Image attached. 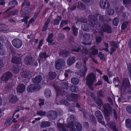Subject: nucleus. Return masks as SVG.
<instances>
[{"mask_svg":"<svg viewBox=\"0 0 131 131\" xmlns=\"http://www.w3.org/2000/svg\"><path fill=\"white\" fill-rule=\"evenodd\" d=\"M99 32L100 35L102 37L104 36V32L108 34H111L112 32L111 26L107 23H103L101 24H99Z\"/></svg>","mask_w":131,"mask_h":131,"instance_id":"obj_1","label":"nucleus"},{"mask_svg":"<svg viewBox=\"0 0 131 131\" xmlns=\"http://www.w3.org/2000/svg\"><path fill=\"white\" fill-rule=\"evenodd\" d=\"M96 76L94 73H90L86 79V83L89 88L92 90H94L93 84L94 82Z\"/></svg>","mask_w":131,"mask_h":131,"instance_id":"obj_2","label":"nucleus"},{"mask_svg":"<svg viewBox=\"0 0 131 131\" xmlns=\"http://www.w3.org/2000/svg\"><path fill=\"white\" fill-rule=\"evenodd\" d=\"M40 88V86L39 85L32 84L28 86L27 90L28 92L32 93L38 91Z\"/></svg>","mask_w":131,"mask_h":131,"instance_id":"obj_3","label":"nucleus"},{"mask_svg":"<svg viewBox=\"0 0 131 131\" xmlns=\"http://www.w3.org/2000/svg\"><path fill=\"white\" fill-rule=\"evenodd\" d=\"M104 110V113L105 116V119L107 122V124L108 123L111 122L110 121V118L109 116L112 110V108L111 107H103Z\"/></svg>","mask_w":131,"mask_h":131,"instance_id":"obj_4","label":"nucleus"},{"mask_svg":"<svg viewBox=\"0 0 131 131\" xmlns=\"http://www.w3.org/2000/svg\"><path fill=\"white\" fill-rule=\"evenodd\" d=\"M65 63L64 60L62 58H59L54 63L55 67L57 70L62 69Z\"/></svg>","mask_w":131,"mask_h":131,"instance_id":"obj_5","label":"nucleus"},{"mask_svg":"<svg viewBox=\"0 0 131 131\" xmlns=\"http://www.w3.org/2000/svg\"><path fill=\"white\" fill-rule=\"evenodd\" d=\"M12 44L14 47L17 48H19L21 47L22 42L19 39L15 38L12 40Z\"/></svg>","mask_w":131,"mask_h":131,"instance_id":"obj_6","label":"nucleus"},{"mask_svg":"<svg viewBox=\"0 0 131 131\" xmlns=\"http://www.w3.org/2000/svg\"><path fill=\"white\" fill-rule=\"evenodd\" d=\"M57 116V113L56 112L53 111H49L47 114V116L49 119L53 120L56 119Z\"/></svg>","mask_w":131,"mask_h":131,"instance_id":"obj_7","label":"nucleus"},{"mask_svg":"<svg viewBox=\"0 0 131 131\" xmlns=\"http://www.w3.org/2000/svg\"><path fill=\"white\" fill-rule=\"evenodd\" d=\"M12 75L11 73L9 71H7L4 74L1 78V80L2 81H6L11 78Z\"/></svg>","mask_w":131,"mask_h":131,"instance_id":"obj_8","label":"nucleus"},{"mask_svg":"<svg viewBox=\"0 0 131 131\" xmlns=\"http://www.w3.org/2000/svg\"><path fill=\"white\" fill-rule=\"evenodd\" d=\"M67 99L70 101L75 102L77 100L78 95V94L71 93L67 96Z\"/></svg>","mask_w":131,"mask_h":131,"instance_id":"obj_9","label":"nucleus"},{"mask_svg":"<svg viewBox=\"0 0 131 131\" xmlns=\"http://www.w3.org/2000/svg\"><path fill=\"white\" fill-rule=\"evenodd\" d=\"M88 19L90 23L93 26L98 24L97 19L93 15H89L88 16Z\"/></svg>","mask_w":131,"mask_h":131,"instance_id":"obj_10","label":"nucleus"},{"mask_svg":"<svg viewBox=\"0 0 131 131\" xmlns=\"http://www.w3.org/2000/svg\"><path fill=\"white\" fill-rule=\"evenodd\" d=\"M95 114L98 119L99 122L100 123H101L102 124L105 125V126H106V125H105L104 122L102 120L103 119V116L100 111H96L95 113Z\"/></svg>","mask_w":131,"mask_h":131,"instance_id":"obj_11","label":"nucleus"},{"mask_svg":"<svg viewBox=\"0 0 131 131\" xmlns=\"http://www.w3.org/2000/svg\"><path fill=\"white\" fill-rule=\"evenodd\" d=\"M100 6L103 9H107L109 8L110 5L107 0H105L104 2L103 0H101L100 3Z\"/></svg>","mask_w":131,"mask_h":131,"instance_id":"obj_12","label":"nucleus"},{"mask_svg":"<svg viewBox=\"0 0 131 131\" xmlns=\"http://www.w3.org/2000/svg\"><path fill=\"white\" fill-rule=\"evenodd\" d=\"M100 6L103 9H107L109 8L110 5L107 0H105L104 2L103 0H101L100 3Z\"/></svg>","mask_w":131,"mask_h":131,"instance_id":"obj_13","label":"nucleus"},{"mask_svg":"<svg viewBox=\"0 0 131 131\" xmlns=\"http://www.w3.org/2000/svg\"><path fill=\"white\" fill-rule=\"evenodd\" d=\"M24 63L26 65H31L34 62V60L31 57L27 56L24 59Z\"/></svg>","mask_w":131,"mask_h":131,"instance_id":"obj_14","label":"nucleus"},{"mask_svg":"<svg viewBox=\"0 0 131 131\" xmlns=\"http://www.w3.org/2000/svg\"><path fill=\"white\" fill-rule=\"evenodd\" d=\"M11 62L13 63L20 65L22 63L21 58L20 57L14 56L12 58Z\"/></svg>","mask_w":131,"mask_h":131,"instance_id":"obj_15","label":"nucleus"},{"mask_svg":"<svg viewBox=\"0 0 131 131\" xmlns=\"http://www.w3.org/2000/svg\"><path fill=\"white\" fill-rule=\"evenodd\" d=\"M28 8L27 7H26L24 9H21L20 14L22 15L21 16L24 17V18L22 19L21 20V22H24L26 19V18H27L29 15L28 14L26 13V10H27Z\"/></svg>","mask_w":131,"mask_h":131,"instance_id":"obj_16","label":"nucleus"},{"mask_svg":"<svg viewBox=\"0 0 131 131\" xmlns=\"http://www.w3.org/2000/svg\"><path fill=\"white\" fill-rule=\"evenodd\" d=\"M122 85L123 87L125 88H128L130 86L129 79L128 78H124L123 79Z\"/></svg>","mask_w":131,"mask_h":131,"instance_id":"obj_17","label":"nucleus"},{"mask_svg":"<svg viewBox=\"0 0 131 131\" xmlns=\"http://www.w3.org/2000/svg\"><path fill=\"white\" fill-rule=\"evenodd\" d=\"M25 85L21 83L17 86L16 90L18 93H22L25 91Z\"/></svg>","mask_w":131,"mask_h":131,"instance_id":"obj_18","label":"nucleus"},{"mask_svg":"<svg viewBox=\"0 0 131 131\" xmlns=\"http://www.w3.org/2000/svg\"><path fill=\"white\" fill-rule=\"evenodd\" d=\"M76 61L75 57L73 56H70L67 59V65L70 66L74 64Z\"/></svg>","mask_w":131,"mask_h":131,"instance_id":"obj_19","label":"nucleus"},{"mask_svg":"<svg viewBox=\"0 0 131 131\" xmlns=\"http://www.w3.org/2000/svg\"><path fill=\"white\" fill-rule=\"evenodd\" d=\"M8 101L10 103L15 104L18 101L17 97L13 94L10 95L9 97Z\"/></svg>","mask_w":131,"mask_h":131,"instance_id":"obj_20","label":"nucleus"},{"mask_svg":"<svg viewBox=\"0 0 131 131\" xmlns=\"http://www.w3.org/2000/svg\"><path fill=\"white\" fill-rule=\"evenodd\" d=\"M42 80V77L40 75L36 76L35 77L32 79V81L33 83H35L39 84L40 83Z\"/></svg>","mask_w":131,"mask_h":131,"instance_id":"obj_21","label":"nucleus"},{"mask_svg":"<svg viewBox=\"0 0 131 131\" xmlns=\"http://www.w3.org/2000/svg\"><path fill=\"white\" fill-rule=\"evenodd\" d=\"M50 21V19L49 18H48L47 21L45 22V24L42 29V31L43 32H45L47 31L48 27Z\"/></svg>","mask_w":131,"mask_h":131,"instance_id":"obj_22","label":"nucleus"},{"mask_svg":"<svg viewBox=\"0 0 131 131\" xmlns=\"http://www.w3.org/2000/svg\"><path fill=\"white\" fill-rule=\"evenodd\" d=\"M62 19V17L61 16H57V18L54 19L53 21V24L54 25H59Z\"/></svg>","mask_w":131,"mask_h":131,"instance_id":"obj_23","label":"nucleus"},{"mask_svg":"<svg viewBox=\"0 0 131 131\" xmlns=\"http://www.w3.org/2000/svg\"><path fill=\"white\" fill-rule=\"evenodd\" d=\"M53 36L54 35L52 33H51L48 35L46 40L48 42V45H49V43H51L52 42H53Z\"/></svg>","mask_w":131,"mask_h":131,"instance_id":"obj_24","label":"nucleus"},{"mask_svg":"<svg viewBox=\"0 0 131 131\" xmlns=\"http://www.w3.org/2000/svg\"><path fill=\"white\" fill-rule=\"evenodd\" d=\"M107 125L110 127L113 130V131H118L117 128L116 127L115 124L113 122H111L108 123Z\"/></svg>","mask_w":131,"mask_h":131,"instance_id":"obj_25","label":"nucleus"},{"mask_svg":"<svg viewBox=\"0 0 131 131\" xmlns=\"http://www.w3.org/2000/svg\"><path fill=\"white\" fill-rule=\"evenodd\" d=\"M81 50V48L78 45H77L73 46L71 51L73 52H78Z\"/></svg>","mask_w":131,"mask_h":131,"instance_id":"obj_26","label":"nucleus"},{"mask_svg":"<svg viewBox=\"0 0 131 131\" xmlns=\"http://www.w3.org/2000/svg\"><path fill=\"white\" fill-rule=\"evenodd\" d=\"M12 69V72L16 74H17L19 71V67L18 65L13 66Z\"/></svg>","mask_w":131,"mask_h":131,"instance_id":"obj_27","label":"nucleus"},{"mask_svg":"<svg viewBox=\"0 0 131 131\" xmlns=\"http://www.w3.org/2000/svg\"><path fill=\"white\" fill-rule=\"evenodd\" d=\"M95 103L99 106H101L103 105V103L101 99L98 97L94 101Z\"/></svg>","mask_w":131,"mask_h":131,"instance_id":"obj_28","label":"nucleus"},{"mask_svg":"<svg viewBox=\"0 0 131 131\" xmlns=\"http://www.w3.org/2000/svg\"><path fill=\"white\" fill-rule=\"evenodd\" d=\"M56 73L55 72H50L49 73V77L51 80H54L57 75Z\"/></svg>","mask_w":131,"mask_h":131,"instance_id":"obj_29","label":"nucleus"},{"mask_svg":"<svg viewBox=\"0 0 131 131\" xmlns=\"http://www.w3.org/2000/svg\"><path fill=\"white\" fill-rule=\"evenodd\" d=\"M59 54L60 56L64 55L65 57H67L68 56L69 52L68 51L66 50H62L59 51Z\"/></svg>","mask_w":131,"mask_h":131,"instance_id":"obj_30","label":"nucleus"},{"mask_svg":"<svg viewBox=\"0 0 131 131\" xmlns=\"http://www.w3.org/2000/svg\"><path fill=\"white\" fill-rule=\"evenodd\" d=\"M84 69H83L81 72L80 73V74L81 77L85 76L87 71V68L86 66H83Z\"/></svg>","mask_w":131,"mask_h":131,"instance_id":"obj_31","label":"nucleus"},{"mask_svg":"<svg viewBox=\"0 0 131 131\" xmlns=\"http://www.w3.org/2000/svg\"><path fill=\"white\" fill-rule=\"evenodd\" d=\"M39 56L40 58H46L49 56L47 54L46 52L45 51L41 52L39 54Z\"/></svg>","mask_w":131,"mask_h":131,"instance_id":"obj_32","label":"nucleus"},{"mask_svg":"<svg viewBox=\"0 0 131 131\" xmlns=\"http://www.w3.org/2000/svg\"><path fill=\"white\" fill-rule=\"evenodd\" d=\"M71 82L72 84L77 85L79 83V80L77 78L74 77L71 78Z\"/></svg>","mask_w":131,"mask_h":131,"instance_id":"obj_33","label":"nucleus"},{"mask_svg":"<svg viewBox=\"0 0 131 131\" xmlns=\"http://www.w3.org/2000/svg\"><path fill=\"white\" fill-rule=\"evenodd\" d=\"M54 88L56 91V94L57 96H60L63 95L62 92L61 91L60 88L57 86H54Z\"/></svg>","mask_w":131,"mask_h":131,"instance_id":"obj_34","label":"nucleus"},{"mask_svg":"<svg viewBox=\"0 0 131 131\" xmlns=\"http://www.w3.org/2000/svg\"><path fill=\"white\" fill-rule=\"evenodd\" d=\"M50 125V123L48 121L43 122L41 123L40 127L44 128L49 126Z\"/></svg>","mask_w":131,"mask_h":131,"instance_id":"obj_35","label":"nucleus"},{"mask_svg":"<svg viewBox=\"0 0 131 131\" xmlns=\"http://www.w3.org/2000/svg\"><path fill=\"white\" fill-rule=\"evenodd\" d=\"M98 53V49H95L94 50H93L91 51V53H89L88 54L89 57L91 58L92 57V55H96Z\"/></svg>","mask_w":131,"mask_h":131,"instance_id":"obj_36","label":"nucleus"},{"mask_svg":"<svg viewBox=\"0 0 131 131\" xmlns=\"http://www.w3.org/2000/svg\"><path fill=\"white\" fill-rule=\"evenodd\" d=\"M72 29L73 31V35L74 36H76L78 35V29L75 26L72 25Z\"/></svg>","mask_w":131,"mask_h":131,"instance_id":"obj_37","label":"nucleus"},{"mask_svg":"<svg viewBox=\"0 0 131 131\" xmlns=\"http://www.w3.org/2000/svg\"><path fill=\"white\" fill-rule=\"evenodd\" d=\"M110 43L111 46L116 48H119V45L114 40L111 41Z\"/></svg>","mask_w":131,"mask_h":131,"instance_id":"obj_38","label":"nucleus"},{"mask_svg":"<svg viewBox=\"0 0 131 131\" xmlns=\"http://www.w3.org/2000/svg\"><path fill=\"white\" fill-rule=\"evenodd\" d=\"M70 90L72 92H76L78 91L79 88L76 86L73 85L70 87Z\"/></svg>","mask_w":131,"mask_h":131,"instance_id":"obj_39","label":"nucleus"},{"mask_svg":"<svg viewBox=\"0 0 131 131\" xmlns=\"http://www.w3.org/2000/svg\"><path fill=\"white\" fill-rule=\"evenodd\" d=\"M129 22L127 21L123 23L122 24L121 28V30H124L126 29L129 24Z\"/></svg>","mask_w":131,"mask_h":131,"instance_id":"obj_40","label":"nucleus"},{"mask_svg":"<svg viewBox=\"0 0 131 131\" xmlns=\"http://www.w3.org/2000/svg\"><path fill=\"white\" fill-rule=\"evenodd\" d=\"M68 21L67 20H63L60 23V28L63 27L64 26L68 24Z\"/></svg>","mask_w":131,"mask_h":131,"instance_id":"obj_41","label":"nucleus"},{"mask_svg":"<svg viewBox=\"0 0 131 131\" xmlns=\"http://www.w3.org/2000/svg\"><path fill=\"white\" fill-rule=\"evenodd\" d=\"M68 127L70 128V131H76L75 129V126L73 122L69 123L68 125Z\"/></svg>","mask_w":131,"mask_h":131,"instance_id":"obj_42","label":"nucleus"},{"mask_svg":"<svg viewBox=\"0 0 131 131\" xmlns=\"http://www.w3.org/2000/svg\"><path fill=\"white\" fill-rule=\"evenodd\" d=\"M7 27L4 25H0V31H6L7 30Z\"/></svg>","mask_w":131,"mask_h":131,"instance_id":"obj_43","label":"nucleus"},{"mask_svg":"<svg viewBox=\"0 0 131 131\" xmlns=\"http://www.w3.org/2000/svg\"><path fill=\"white\" fill-rule=\"evenodd\" d=\"M125 123L126 124V127L128 128H130L131 127V120L129 118H128L126 120Z\"/></svg>","mask_w":131,"mask_h":131,"instance_id":"obj_44","label":"nucleus"},{"mask_svg":"<svg viewBox=\"0 0 131 131\" xmlns=\"http://www.w3.org/2000/svg\"><path fill=\"white\" fill-rule=\"evenodd\" d=\"M29 75V72L28 71H23L21 74V77L24 78H26Z\"/></svg>","mask_w":131,"mask_h":131,"instance_id":"obj_45","label":"nucleus"},{"mask_svg":"<svg viewBox=\"0 0 131 131\" xmlns=\"http://www.w3.org/2000/svg\"><path fill=\"white\" fill-rule=\"evenodd\" d=\"M103 80L108 83L110 84H112V82L111 81H109L108 79V77L106 75H104L102 77Z\"/></svg>","mask_w":131,"mask_h":131,"instance_id":"obj_46","label":"nucleus"},{"mask_svg":"<svg viewBox=\"0 0 131 131\" xmlns=\"http://www.w3.org/2000/svg\"><path fill=\"white\" fill-rule=\"evenodd\" d=\"M57 126L60 128V130L62 131H66V127L62 124H58Z\"/></svg>","mask_w":131,"mask_h":131,"instance_id":"obj_47","label":"nucleus"},{"mask_svg":"<svg viewBox=\"0 0 131 131\" xmlns=\"http://www.w3.org/2000/svg\"><path fill=\"white\" fill-rule=\"evenodd\" d=\"M44 94L47 98H49L51 94L50 90H46L44 93Z\"/></svg>","mask_w":131,"mask_h":131,"instance_id":"obj_48","label":"nucleus"},{"mask_svg":"<svg viewBox=\"0 0 131 131\" xmlns=\"http://www.w3.org/2000/svg\"><path fill=\"white\" fill-rule=\"evenodd\" d=\"M74 126L76 127V129L77 130L80 131L82 128V126L79 123H77L75 124Z\"/></svg>","mask_w":131,"mask_h":131,"instance_id":"obj_49","label":"nucleus"},{"mask_svg":"<svg viewBox=\"0 0 131 131\" xmlns=\"http://www.w3.org/2000/svg\"><path fill=\"white\" fill-rule=\"evenodd\" d=\"M44 7L43 5L42 4L39 6L37 11L35 13L36 14L39 15L41 11Z\"/></svg>","mask_w":131,"mask_h":131,"instance_id":"obj_50","label":"nucleus"},{"mask_svg":"<svg viewBox=\"0 0 131 131\" xmlns=\"http://www.w3.org/2000/svg\"><path fill=\"white\" fill-rule=\"evenodd\" d=\"M120 81L119 78L118 77L114 78L113 79V82L114 84L117 83H119Z\"/></svg>","mask_w":131,"mask_h":131,"instance_id":"obj_51","label":"nucleus"},{"mask_svg":"<svg viewBox=\"0 0 131 131\" xmlns=\"http://www.w3.org/2000/svg\"><path fill=\"white\" fill-rule=\"evenodd\" d=\"M12 123L13 122L10 120V119H7L6 120L4 125L6 126H9L11 125Z\"/></svg>","mask_w":131,"mask_h":131,"instance_id":"obj_52","label":"nucleus"},{"mask_svg":"<svg viewBox=\"0 0 131 131\" xmlns=\"http://www.w3.org/2000/svg\"><path fill=\"white\" fill-rule=\"evenodd\" d=\"M62 88L65 89H68L69 88V85L66 82L63 83L62 84Z\"/></svg>","mask_w":131,"mask_h":131,"instance_id":"obj_53","label":"nucleus"},{"mask_svg":"<svg viewBox=\"0 0 131 131\" xmlns=\"http://www.w3.org/2000/svg\"><path fill=\"white\" fill-rule=\"evenodd\" d=\"M95 39L96 42L97 43H100L101 42L102 40V37L100 36L96 37Z\"/></svg>","mask_w":131,"mask_h":131,"instance_id":"obj_54","label":"nucleus"},{"mask_svg":"<svg viewBox=\"0 0 131 131\" xmlns=\"http://www.w3.org/2000/svg\"><path fill=\"white\" fill-rule=\"evenodd\" d=\"M117 110L114 109L113 110V116L116 120H117L118 118V115L117 113Z\"/></svg>","mask_w":131,"mask_h":131,"instance_id":"obj_55","label":"nucleus"},{"mask_svg":"<svg viewBox=\"0 0 131 131\" xmlns=\"http://www.w3.org/2000/svg\"><path fill=\"white\" fill-rule=\"evenodd\" d=\"M118 22V19L116 18H115L113 21L112 23L113 25L115 26L117 25Z\"/></svg>","mask_w":131,"mask_h":131,"instance_id":"obj_56","label":"nucleus"},{"mask_svg":"<svg viewBox=\"0 0 131 131\" xmlns=\"http://www.w3.org/2000/svg\"><path fill=\"white\" fill-rule=\"evenodd\" d=\"M44 39H41L39 43V45L37 47V49H40L41 47L42 46L43 43Z\"/></svg>","mask_w":131,"mask_h":131,"instance_id":"obj_57","label":"nucleus"},{"mask_svg":"<svg viewBox=\"0 0 131 131\" xmlns=\"http://www.w3.org/2000/svg\"><path fill=\"white\" fill-rule=\"evenodd\" d=\"M77 8H80L82 9H85L86 7L85 5L81 3L80 4V6L78 5L77 6Z\"/></svg>","mask_w":131,"mask_h":131,"instance_id":"obj_58","label":"nucleus"},{"mask_svg":"<svg viewBox=\"0 0 131 131\" xmlns=\"http://www.w3.org/2000/svg\"><path fill=\"white\" fill-rule=\"evenodd\" d=\"M103 92V91L101 90L97 92V94L100 97H103L104 95Z\"/></svg>","mask_w":131,"mask_h":131,"instance_id":"obj_59","label":"nucleus"},{"mask_svg":"<svg viewBox=\"0 0 131 131\" xmlns=\"http://www.w3.org/2000/svg\"><path fill=\"white\" fill-rule=\"evenodd\" d=\"M114 10L113 9H109L107 11V14L109 15H113L114 14Z\"/></svg>","mask_w":131,"mask_h":131,"instance_id":"obj_60","label":"nucleus"},{"mask_svg":"<svg viewBox=\"0 0 131 131\" xmlns=\"http://www.w3.org/2000/svg\"><path fill=\"white\" fill-rule=\"evenodd\" d=\"M37 114L39 115L40 116H44L46 115V113L45 112H43L41 111H38L37 112Z\"/></svg>","mask_w":131,"mask_h":131,"instance_id":"obj_61","label":"nucleus"},{"mask_svg":"<svg viewBox=\"0 0 131 131\" xmlns=\"http://www.w3.org/2000/svg\"><path fill=\"white\" fill-rule=\"evenodd\" d=\"M39 106H41L43 105L44 103V100L43 99H42L41 98H39Z\"/></svg>","mask_w":131,"mask_h":131,"instance_id":"obj_62","label":"nucleus"},{"mask_svg":"<svg viewBox=\"0 0 131 131\" xmlns=\"http://www.w3.org/2000/svg\"><path fill=\"white\" fill-rule=\"evenodd\" d=\"M114 47H111L110 48V51L109 52L111 55L112 54L113 52L116 50V49Z\"/></svg>","mask_w":131,"mask_h":131,"instance_id":"obj_63","label":"nucleus"},{"mask_svg":"<svg viewBox=\"0 0 131 131\" xmlns=\"http://www.w3.org/2000/svg\"><path fill=\"white\" fill-rule=\"evenodd\" d=\"M98 57L100 58L101 59H103L104 58V54L102 53L101 52H100L99 53Z\"/></svg>","mask_w":131,"mask_h":131,"instance_id":"obj_64","label":"nucleus"}]
</instances>
